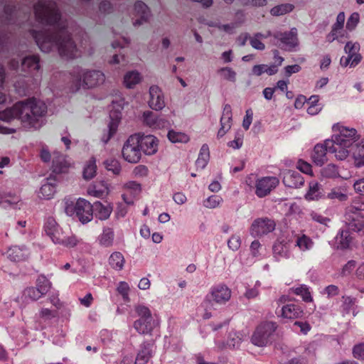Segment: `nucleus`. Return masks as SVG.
I'll list each match as a JSON object with an SVG mask.
<instances>
[{"label":"nucleus","mask_w":364,"mask_h":364,"mask_svg":"<svg viewBox=\"0 0 364 364\" xmlns=\"http://www.w3.org/2000/svg\"><path fill=\"white\" fill-rule=\"evenodd\" d=\"M258 333L262 335V339L261 341H257V346H264L267 342L268 338L276 330L275 323L273 322H264L260 324L257 328Z\"/></svg>","instance_id":"17"},{"label":"nucleus","mask_w":364,"mask_h":364,"mask_svg":"<svg viewBox=\"0 0 364 364\" xmlns=\"http://www.w3.org/2000/svg\"><path fill=\"white\" fill-rule=\"evenodd\" d=\"M267 3V0H241L244 6H264Z\"/></svg>","instance_id":"63"},{"label":"nucleus","mask_w":364,"mask_h":364,"mask_svg":"<svg viewBox=\"0 0 364 364\" xmlns=\"http://www.w3.org/2000/svg\"><path fill=\"white\" fill-rule=\"evenodd\" d=\"M124 188L131 194L137 195L141 191V187L139 183L134 181H129L124 185Z\"/></svg>","instance_id":"56"},{"label":"nucleus","mask_w":364,"mask_h":364,"mask_svg":"<svg viewBox=\"0 0 364 364\" xmlns=\"http://www.w3.org/2000/svg\"><path fill=\"white\" fill-rule=\"evenodd\" d=\"M294 6L291 4H282L274 6L270 10V14L274 16H279L291 12Z\"/></svg>","instance_id":"36"},{"label":"nucleus","mask_w":364,"mask_h":364,"mask_svg":"<svg viewBox=\"0 0 364 364\" xmlns=\"http://www.w3.org/2000/svg\"><path fill=\"white\" fill-rule=\"evenodd\" d=\"M326 141L324 145L317 144L315 146L312 155V159L315 164L321 166L327 160L326 152L328 151Z\"/></svg>","instance_id":"23"},{"label":"nucleus","mask_w":364,"mask_h":364,"mask_svg":"<svg viewBox=\"0 0 364 364\" xmlns=\"http://www.w3.org/2000/svg\"><path fill=\"white\" fill-rule=\"evenodd\" d=\"M209 159V149L207 145H203L196 161V165L200 168H203Z\"/></svg>","instance_id":"45"},{"label":"nucleus","mask_w":364,"mask_h":364,"mask_svg":"<svg viewBox=\"0 0 364 364\" xmlns=\"http://www.w3.org/2000/svg\"><path fill=\"white\" fill-rule=\"evenodd\" d=\"M142 77L139 72L132 70L126 73L123 77V85L127 89H134L136 85L139 84Z\"/></svg>","instance_id":"22"},{"label":"nucleus","mask_w":364,"mask_h":364,"mask_svg":"<svg viewBox=\"0 0 364 364\" xmlns=\"http://www.w3.org/2000/svg\"><path fill=\"white\" fill-rule=\"evenodd\" d=\"M313 244L312 240L306 235H302L301 236L298 237L296 242V246L301 251L310 250L313 246Z\"/></svg>","instance_id":"46"},{"label":"nucleus","mask_w":364,"mask_h":364,"mask_svg":"<svg viewBox=\"0 0 364 364\" xmlns=\"http://www.w3.org/2000/svg\"><path fill=\"white\" fill-rule=\"evenodd\" d=\"M258 333L262 335V339L261 341H257V346H264L267 342L268 338L276 330L275 323L273 322H264L260 324L257 328Z\"/></svg>","instance_id":"18"},{"label":"nucleus","mask_w":364,"mask_h":364,"mask_svg":"<svg viewBox=\"0 0 364 364\" xmlns=\"http://www.w3.org/2000/svg\"><path fill=\"white\" fill-rule=\"evenodd\" d=\"M326 144L328 147V151L333 154L337 159L342 161L348 156V148L349 146H344L333 138L331 140H327Z\"/></svg>","instance_id":"15"},{"label":"nucleus","mask_w":364,"mask_h":364,"mask_svg":"<svg viewBox=\"0 0 364 364\" xmlns=\"http://www.w3.org/2000/svg\"><path fill=\"white\" fill-rule=\"evenodd\" d=\"M65 211L70 216L75 214L79 220L82 223H87L92 219V205L89 201L83 198L77 199L75 203L67 202Z\"/></svg>","instance_id":"4"},{"label":"nucleus","mask_w":364,"mask_h":364,"mask_svg":"<svg viewBox=\"0 0 364 364\" xmlns=\"http://www.w3.org/2000/svg\"><path fill=\"white\" fill-rule=\"evenodd\" d=\"M143 118L144 122L149 127L154 126L157 122L156 116L151 111L144 112Z\"/></svg>","instance_id":"58"},{"label":"nucleus","mask_w":364,"mask_h":364,"mask_svg":"<svg viewBox=\"0 0 364 364\" xmlns=\"http://www.w3.org/2000/svg\"><path fill=\"white\" fill-rule=\"evenodd\" d=\"M104 164L108 171H111L115 175H119L120 173L122 168L118 160L115 159H108L104 162Z\"/></svg>","instance_id":"47"},{"label":"nucleus","mask_w":364,"mask_h":364,"mask_svg":"<svg viewBox=\"0 0 364 364\" xmlns=\"http://www.w3.org/2000/svg\"><path fill=\"white\" fill-rule=\"evenodd\" d=\"M284 183L291 188H297L304 183V180L299 174L289 172L283 178Z\"/></svg>","instance_id":"31"},{"label":"nucleus","mask_w":364,"mask_h":364,"mask_svg":"<svg viewBox=\"0 0 364 364\" xmlns=\"http://www.w3.org/2000/svg\"><path fill=\"white\" fill-rule=\"evenodd\" d=\"M295 294L301 296L302 299L306 302L312 301V297L311 296L309 289L305 285H301L299 287L293 289Z\"/></svg>","instance_id":"53"},{"label":"nucleus","mask_w":364,"mask_h":364,"mask_svg":"<svg viewBox=\"0 0 364 364\" xmlns=\"http://www.w3.org/2000/svg\"><path fill=\"white\" fill-rule=\"evenodd\" d=\"M40 156L44 163H51V169L54 173H64L69 168V164L65 156L58 151H53V154H50L48 149H42Z\"/></svg>","instance_id":"5"},{"label":"nucleus","mask_w":364,"mask_h":364,"mask_svg":"<svg viewBox=\"0 0 364 364\" xmlns=\"http://www.w3.org/2000/svg\"><path fill=\"white\" fill-rule=\"evenodd\" d=\"M97 171L96 160L95 158H91L83 170V177L86 180L92 178Z\"/></svg>","instance_id":"40"},{"label":"nucleus","mask_w":364,"mask_h":364,"mask_svg":"<svg viewBox=\"0 0 364 364\" xmlns=\"http://www.w3.org/2000/svg\"><path fill=\"white\" fill-rule=\"evenodd\" d=\"M45 231L52 240L53 237L60 232L61 228H59L55 220L53 218H48L45 223Z\"/></svg>","instance_id":"35"},{"label":"nucleus","mask_w":364,"mask_h":364,"mask_svg":"<svg viewBox=\"0 0 364 364\" xmlns=\"http://www.w3.org/2000/svg\"><path fill=\"white\" fill-rule=\"evenodd\" d=\"M361 60V56L360 54L357 53H352V55H348V57L343 60V58L341 59V64L346 67L350 65V67L356 65Z\"/></svg>","instance_id":"50"},{"label":"nucleus","mask_w":364,"mask_h":364,"mask_svg":"<svg viewBox=\"0 0 364 364\" xmlns=\"http://www.w3.org/2000/svg\"><path fill=\"white\" fill-rule=\"evenodd\" d=\"M27 295L29 298L33 300H36L39 299L43 294L39 291L38 288L36 287H30L26 290Z\"/></svg>","instance_id":"64"},{"label":"nucleus","mask_w":364,"mask_h":364,"mask_svg":"<svg viewBox=\"0 0 364 364\" xmlns=\"http://www.w3.org/2000/svg\"><path fill=\"white\" fill-rule=\"evenodd\" d=\"M151 356V350L144 347L137 354L134 364H146Z\"/></svg>","instance_id":"48"},{"label":"nucleus","mask_w":364,"mask_h":364,"mask_svg":"<svg viewBox=\"0 0 364 364\" xmlns=\"http://www.w3.org/2000/svg\"><path fill=\"white\" fill-rule=\"evenodd\" d=\"M360 16L358 13H353L348 18L346 23V28L349 31H353L355 28L358 23H359Z\"/></svg>","instance_id":"57"},{"label":"nucleus","mask_w":364,"mask_h":364,"mask_svg":"<svg viewBox=\"0 0 364 364\" xmlns=\"http://www.w3.org/2000/svg\"><path fill=\"white\" fill-rule=\"evenodd\" d=\"M346 189L344 187L333 188L328 193V198L331 200H338L340 201L346 200L348 195L346 193Z\"/></svg>","instance_id":"44"},{"label":"nucleus","mask_w":364,"mask_h":364,"mask_svg":"<svg viewBox=\"0 0 364 364\" xmlns=\"http://www.w3.org/2000/svg\"><path fill=\"white\" fill-rule=\"evenodd\" d=\"M218 73L227 80L234 82L235 80L236 73L229 67L220 68Z\"/></svg>","instance_id":"54"},{"label":"nucleus","mask_w":364,"mask_h":364,"mask_svg":"<svg viewBox=\"0 0 364 364\" xmlns=\"http://www.w3.org/2000/svg\"><path fill=\"white\" fill-rule=\"evenodd\" d=\"M85 71H79L77 73H74L72 75L70 90L73 92H77L80 90H86V85H85Z\"/></svg>","instance_id":"28"},{"label":"nucleus","mask_w":364,"mask_h":364,"mask_svg":"<svg viewBox=\"0 0 364 364\" xmlns=\"http://www.w3.org/2000/svg\"><path fill=\"white\" fill-rule=\"evenodd\" d=\"M346 16L343 11L340 12L336 16V21L331 28V32L328 34L327 38L329 42H333L338 38V33L343 28Z\"/></svg>","instance_id":"20"},{"label":"nucleus","mask_w":364,"mask_h":364,"mask_svg":"<svg viewBox=\"0 0 364 364\" xmlns=\"http://www.w3.org/2000/svg\"><path fill=\"white\" fill-rule=\"evenodd\" d=\"M361 60V56L360 54L357 53H352V55H348V57L343 60V58L341 59V64L346 67L350 65V67L356 65Z\"/></svg>","instance_id":"52"},{"label":"nucleus","mask_w":364,"mask_h":364,"mask_svg":"<svg viewBox=\"0 0 364 364\" xmlns=\"http://www.w3.org/2000/svg\"><path fill=\"white\" fill-rule=\"evenodd\" d=\"M278 71V68H277V65H265L260 64L254 65L252 68V73L255 75L260 76L264 73H267L269 75H273L276 74Z\"/></svg>","instance_id":"30"},{"label":"nucleus","mask_w":364,"mask_h":364,"mask_svg":"<svg viewBox=\"0 0 364 364\" xmlns=\"http://www.w3.org/2000/svg\"><path fill=\"white\" fill-rule=\"evenodd\" d=\"M335 240L337 249L347 250L350 247L353 237L348 230H341L338 232Z\"/></svg>","instance_id":"19"},{"label":"nucleus","mask_w":364,"mask_h":364,"mask_svg":"<svg viewBox=\"0 0 364 364\" xmlns=\"http://www.w3.org/2000/svg\"><path fill=\"white\" fill-rule=\"evenodd\" d=\"M149 107L155 110H161L165 107L164 95L158 86L153 85L149 88Z\"/></svg>","instance_id":"14"},{"label":"nucleus","mask_w":364,"mask_h":364,"mask_svg":"<svg viewBox=\"0 0 364 364\" xmlns=\"http://www.w3.org/2000/svg\"><path fill=\"white\" fill-rule=\"evenodd\" d=\"M36 288H38L41 294H45L50 288V283L44 277H41L38 279V284Z\"/></svg>","instance_id":"55"},{"label":"nucleus","mask_w":364,"mask_h":364,"mask_svg":"<svg viewBox=\"0 0 364 364\" xmlns=\"http://www.w3.org/2000/svg\"><path fill=\"white\" fill-rule=\"evenodd\" d=\"M84 80L87 89H90L104 83L105 76L103 73L98 70H87L85 71Z\"/></svg>","instance_id":"16"},{"label":"nucleus","mask_w":364,"mask_h":364,"mask_svg":"<svg viewBox=\"0 0 364 364\" xmlns=\"http://www.w3.org/2000/svg\"><path fill=\"white\" fill-rule=\"evenodd\" d=\"M18 119L26 127H35L39 119L47 112V106L41 100L29 98L17 102Z\"/></svg>","instance_id":"2"},{"label":"nucleus","mask_w":364,"mask_h":364,"mask_svg":"<svg viewBox=\"0 0 364 364\" xmlns=\"http://www.w3.org/2000/svg\"><path fill=\"white\" fill-rule=\"evenodd\" d=\"M322 195L321 185L318 182H311L309 185V191L305 195L307 200H315Z\"/></svg>","instance_id":"33"},{"label":"nucleus","mask_w":364,"mask_h":364,"mask_svg":"<svg viewBox=\"0 0 364 364\" xmlns=\"http://www.w3.org/2000/svg\"><path fill=\"white\" fill-rule=\"evenodd\" d=\"M303 313V310L294 304H287L282 309V316L288 319L299 318L302 316Z\"/></svg>","instance_id":"25"},{"label":"nucleus","mask_w":364,"mask_h":364,"mask_svg":"<svg viewBox=\"0 0 364 364\" xmlns=\"http://www.w3.org/2000/svg\"><path fill=\"white\" fill-rule=\"evenodd\" d=\"M168 138L172 143H186L189 141V137L187 134L180 132H175L170 130L168 132Z\"/></svg>","instance_id":"43"},{"label":"nucleus","mask_w":364,"mask_h":364,"mask_svg":"<svg viewBox=\"0 0 364 364\" xmlns=\"http://www.w3.org/2000/svg\"><path fill=\"white\" fill-rule=\"evenodd\" d=\"M113 232L111 229L107 228L103 230L100 242L103 245H109L113 239Z\"/></svg>","instance_id":"61"},{"label":"nucleus","mask_w":364,"mask_h":364,"mask_svg":"<svg viewBox=\"0 0 364 364\" xmlns=\"http://www.w3.org/2000/svg\"><path fill=\"white\" fill-rule=\"evenodd\" d=\"M136 331L140 334H149L151 333L154 326L151 319H138L134 323Z\"/></svg>","instance_id":"29"},{"label":"nucleus","mask_w":364,"mask_h":364,"mask_svg":"<svg viewBox=\"0 0 364 364\" xmlns=\"http://www.w3.org/2000/svg\"><path fill=\"white\" fill-rule=\"evenodd\" d=\"M31 35L41 51L49 53L55 45L59 56L65 60L80 58L83 53H92L90 40L85 33L76 35L75 38L63 30L55 36L35 31H31Z\"/></svg>","instance_id":"1"},{"label":"nucleus","mask_w":364,"mask_h":364,"mask_svg":"<svg viewBox=\"0 0 364 364\" xmlns=\"http://www.w3.org/2000/svg\"><path fill=\"white\" fill-rule=\"evenodd\" d=\"M137 136L139 144L141 151L146 155H152L156 153L158 150L159 141L153 135H144V134L136 133L134 134Z\"/></svg>","instance_id":"8"},{"label":"nucleus","mask_w":364,"mask_h":364,"mask_svg":"<svg viewBox=\"0 0 364 364\" xmlns=\"http://www.w3.org/2000/svg\"><path fill=\"white\" fill-rule=\"evenodd\" d=\"M354 164L356 167L364 166V143L358 144L353 153Z\"/></svg>","instance_id":"39"},{"label":"nucleus","mask_w":364,"mask_h":364,"mask_svg":"<svg viewBox=\"0 0 364 364\" xmlns=\"http://www.w3.org/2000/svg\"><path fill=\"white\" fill-rule=\"evenodd\" d=\"M354 358L364 359V343L355 345L353 348Z\"/></svg>","instance_id":"62"},{"label":"nucleus","mask_w":364,"mask_h":364,"mask_svg":"<svg viewBox=\"0 0 364 364\" xmlns=\"http://www.w3.org/2000/svg\"><path fill=\"white\" fill-rule=\"evenodd\" d=\"M22 65L29 71H37L40 69L39 58L35 55L26 57Z\"/></svg>","instance_id":"37"},{"label":"nucleus","mask_w":364,"mask_h":364,"mask_svg":"<svg viewBox=\"0 0 364 364\" xmlns=\"http://www.w3.org/2000/svg\"><path fill=\"white\" fill-rule=\"evenodd\" d=\"M15 118L18 119V111L17 102L12 107L5 109L0 112V120L6 122H9Z\"/></svg>","instance_id":"32"},{"label":"nucleus","mask_w":364,"mask_h":364,"mask_svg":"<svg viewBox=\"0 0 364 364\" xmlns=\"http://www.w3.org/2000/svg\"><path fill=\"white\" fill-rule=\"evenodd\" d=\"M211 294L214 301L217 303L225 302L231 297L230 289L224 285L215 288Z\"/></svg>","instance_id":"26"},{"label":"nucleus","mask_w":364,"mask_h":364,"mask_svg":"<svg viewBox=\"0 0 364 364\" xmlns=\"http://www.w3.org/2000/svg\"><path fill=\"white\" fill-rule=\"evenodd\" d=\"M358 211V208L353 207L344 215L346 225L349 229L357 232L364 229V218Z\"/></svg>","instance_id":"7"},{"label":"nucleus","mask_w":364,"mask_h":364,"mask_svg":"<svg viewBox=\"0 0 364 364\" xmlns=\"http://www.w3.org/2000/svg\"><path fill=\"white\" fill-rule=\"evenodd\" d=\"M52 241L55 244L68 247H73L77 243L75 236L68 228L60 229V232L53 237Z\"/></svg>","instance_id":"11"},{"label":"nucleus","mask_w":364,"mask_h":364,"mask_svg":"<svg viewBox=\"0 0 364 364\" xmlns=\"http://www.w3.org/2000/svg\"><path fill=\"white\" fill-rule=\"evenodd\" d=\"M109 263L113 269L120 270L124 266V257L119 252H114L109 257Z\"/></svg>","instance_id":"42"},{"label":"nucleus","mask_w":364,"mask_h":364,"mask_svg":"<svg viewBox=\"0 0 364 364\" xmlns=\"http://www.w3.org/2000/svg\"><path fill=\"white\" fill-rule=\"evenodd\" d=\"M55 180L54 178H48L41 186L39 191V197L43 199L51 198L55 192Z\"/></svg>","instance_id":"27"},{"label":"nucleus","mask_w":364,"mask_h":364,"mask_svg":"<svg viewBox=\"0 0 364 364\" xmlns=\"http://www.w3.org/2000/svg\"><path fill=\"white\" fill-rule=\"evenodd\" d=\"M95 208L96 210V215L100 220L107 219L112 210V208L110 205H103L100 202L95 203Z\"/></svg>","instance_id":"34"},{"label":"nucleus","mask_w":364,"mask_h":364,"mask_svg":"<svg viewBox=\"0 0 364 364\" xmlns=\"http://www.w3.org/2000/svg\"><path fill=\"white\" fill-rule=\"evenodd\" d=\"M361 60V56L360 54L357 53H352V55H348V57L343 60V58L341 59V64L346 67L350 65V67L356 65Z\"/></svg>","instance_id":"51"},{"label":"nucleus","mask_w":364,"mask_h":364,"mask_svg":"<svg viewBox=\"0 0 364 364\" xmlns=\"http://www.w3.org/2000/svg\"><path fill=\"white\" fill-rule=\"evenodd\" d=\"M134 11L137 15L142 16V19L144 21H148L151 15L149 8L142 1H138L134 5Z\"/></svg>","instance_id":"38"},{"label":"nucleus","mask_w":364,"mask_h":364,"mask_svg":"<svg viewBox=\"0 0 364 364\" xmlns=\"http://www.w3.org/2000/svg\"><path fill=\"white\" fill-rule=\"evenodd\" d=\"M138 139L135 134L129 136L122 147V156L129 163L136 164L141 159V150Z\"/></svg>","instance_id":"6"},{"label":"nucleus","mask_w":364,"mask_h":364,"mask_svg":"<svg viewBox=\"0 0 364 364\" xmlns=\"http://www.w3.org/2000/svg\"><path fill=\"white\" fill-rule=\"evenodd\" d=\"M137 315L140 317L139 319H151V314L149 309L144 306H138L136 307Z\"/></svg>","instance_id":"59"},{"label":"nucleus","mask_w":364,"mask_h":364,"mask_svg":"<svg viewBox=\"0 0 364 364\" xmlns=\"http://www.w3.org/2000/svg\"><path fill=\"white\" fill-rule=\"evenodd\" d=\"M232 112L229 107H225L223 109V116L220 119L221 127L218 130V136H223L231 127Z\"/></svg>","instance_id":"24"},{"label":"nucleus","mask_w":364,"mask_h":364,"mask_svg":"<svg viewBox=\"0 0 364 364\" xmlns=\"http://www.w3.org/2000/svg\"><path fill=\"white\" fill-rule=\"evenodd\" d=\"M8 257L11 261L19 262L25 257L24 250L17 246L11 247L8 250Z\"/></svg>","instance_id":"41"},{"label":"nucleus","mask_w":364,"mask_h":364,"mask_svg":"<svg viewBox=\"0 0 364 364\" xmlns=\"http://www.w3.org/2000/svg\"><path fill=\"white\" fill-rule=\"evenodd\" d=\"M109 192V186L105 181L96 182L87 191L89 195L96 198L106 196L108 195Z\"/></svg>","instance_id":"21"},{"label":"nucleus","mask_w":364,"mask_h":364,"mask_svg":"<svg viewBox=\"0 0 364 364\" xmlns=\"http://www.w3.org/2000/svg\"><path fill=\"white\" fill-rule=\"evenodd\" d=\"M276 227L273 220L264 218H258L252 225V233L255 236H262L272 232Z\"/></svg>","instance_id":"9"},{"label":"nucleus","mask_w":364,"mask_h":364,"mask_svg":"<svg viewBox=\"0 0 364 364\" xmlns=\"http://www.w3.org/2000/svg\"><path fill=\"white\" fill-rule=\"evenodd\" d=\"M279 181L275 177H264L256 183V194L259 197L268 195L278 185Z\"/></svg>","instance_id":"10"},{"label":"nucleus","mask_w":364,"mask_h":364,"mask_svg":"<svg viewBox=\"0 0 364 364\" xmlns=\"http://www.w3.org/2000/svg\"><path fill=\"white\" fill-rule=\"evenodd\" d=\"M333 139L346 146H351L358 139V136L355 129L342 127L340 130V133L334 136Z\"/></svg>","instance_id":"12"},{"label":"nucleus","mask_w":364,"mask_h":364,"mask_svg":"<svg viewBox=\"0 0 364 364\" xmlns=\"http://www.w3.org/2000/svg\"><path fill=\"white\" fill-rule=\"evenodd\" d=\"M297 35V29L294 27L289 31L278 33L274 37L278 38L287 48L293 49L299 46Z\"/></svg>","instance_id":"13"},{"label":"nucleus","mask_w":364,"mask_h":364,"mask_svg":"<svg viewBox=\"0 0 364 364\" xmlns=\"http://www.w3.org/2000/svg\"><path fill=\"white\" fill-rule=\"evenodd\" d=\"M296 167L300 171H301L304 173L309 174V175L313 174L311 165L310 164L307 163L306 161H304L301 159L299 160Z\"/></svg>","instance_id":"60"},{"label":"nucleus","mask_w":364,"mask_h":364,"mask_svg":"<svg viewBox=\"0 0 364 364\" xmlns=\"http://www.w3.org/2000/svg\"><path fill=\"white\" fill-rule=\"evenodd\" d=\"M36 18L41 23L54 25L60 20L56 4L53 1H39L34 6Z\"/></svg>","instance_id":"3"},{"label":"nucleus","mask_w":364,"mask_h":364,"mask_svg":"<svg viewBox=\"0 0 364 364\" xmlns=\"http://www.w3.org/2000/svg\"><path fill=\"white\" fill-rule=\"evenodd\" d=\"M321 173L325 178H335L339 176L338 167L334 164H328L322 168Z\"/></svg>","instance_id":"49"}]
</instances>
